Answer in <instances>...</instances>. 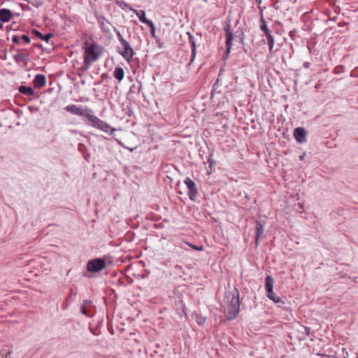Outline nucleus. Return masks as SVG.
<instances>
[{
	"label": "nucleus",
	"mask_w": 358,
	"mask_h": 358,
	"mask_svg": "<svg viewBox=\"0 0 358 358\" xmlns=\"http://www.w3.org/2000/svg\"><path fill=\"white\" fill-rule=\"evenodd\" d=\"M84 50V66L83 71H87L89 67L103 54V48L96 43H89L86 41L83 46Z\"/></svg>",
	"instance_id": "obj_1"
},
{
	"label": "nucleus",
	"mask_w": 358,
	"mask_h": 358,
	"mask_svg": "<svg viewBox=\"0 0 358 358\" xmlns=\"http://www.w3.org/2000/svg\"><path fill=\"white\" fill-rule=\"evenodd\" d=\"M87 121L88 122L89 124L93 127H95L104 132H108L110 129V127L108 123L100 120L98 117L93 115V113L89 114L87 118Z\"/></svg>",
	"instance_id": "obj_2"
},
{
	"label": "nucleus",
	"mask_w": 358,
	"mask_h": 358,
	"mask_svg": "<svg viewBox=\"0 0 358 358\" xmlns=\"http://www.w3.org/2000/svg\"><path fill=\"white\" fill-rule=\"evenodd\" d=\"M64 109L73 115L83 116L86 120L90 113H93V110L90 108H87V107L83 108L81 106H78L74 104L68 105Z\"/></svg>",
	"instance_id": "obj_3"
},
{
	"label": "nucleus",
	"mask_w": 358,
	"mask_h": 358,
	"mask_svg": "<svg viewBox=\"0 0 358 358\" xmlns=\"http://www.w3.org/2000/svg\"><path fill=\"white\" fill-rule=\"evenodd\" d=\"M106 262L101 258L90 260L87 264V270L91 273H97L105 268Z\"/></svg>",
	"instance_id": "obj_4"
},
{
	"label": "nucleus",
	"mask_w": 358,
	"mask_h": 358,
	"mask_svg": "<svg viewBox=\"0 0 358 358\" xmlns=\"http://www.w3.org/2000/svg\"><path fill=\"white\" fill-rule=\"evenodd\" d=\"M184 183L186 185L188 189V196L192 201H195V198L198 194L197 187L196 183L189 178H186L184 180Z\"/></svg>",
	"instance_id": "obj_5"
},
{
	"label": "nucleus",
	"mask_w": 358,
	"mask_h": 358,
	"mask_svg": "<svg viewBox=\"0 0 358 358\" xmlns=\"http://www.w3.org/2000/svg\"><path fill=\"white\" fill-rule=\"evenodd\" d=\"M122 45V50H120L118 52L127 61H130L134 55L133 48L131 47L128 41H125L121 44Z\"/></svg>",
	"instance_id": "obj_6"
},
{
	"label": "nucleus",
	"mask_w": 358,
	"mask_h": 358,
	"mask_svg": "<svg viewBox=\"0 0 358 358\" xmlns=\"http://www.w3.org/2000/svg\"><path fill=\"white\" fill-rule=\"evenodd\" d=\"M97 22L99 25V27L103 33L105 34H108L110 33V22L106 19L105 17L99 16L97 17Z\"/></svg>",
	"instance_id": "obj_7"
},
{
	"label": "nucleus",
	"mask_w": 358,
	"mask_h": 358,
	"mask_svg": "<svg viewBox=\"0 0 358 358\" xmlns=\"http://www.w3.org/2000/svg\"><path fill=\"white\" fill-rule=\"evenodd\" d=\"M225 36H226V48H227V53L230 52L232 45V41L234 40V34L230 29V24H228L224 27Z\"/></svg>",
	"instance_id": "obj_8"
},
{
	"label": "nucleus",
	"mask_w": 358,
	"mask_h": 358,
	"mask_svg": "<svg viewBox=\"0 0 358 358\" xmlns=\"http://www.w3.org/2000/svg\"><path fill=\"white\" fill-rule=\"evenodd\" d=\"M187 35L189 36V43L191 45V59L189 62L188 63V66H191V64L193 63L196 55V42L194 37L189 32H187Z\"/></svg>",
	"instance_id": "obj_9"
},
{
	"label": "nucleus",
	"mask_w": 358,
	"mask_h": 358,
	"mask_svg": "<svg viewBox=\"0 0 358 358\" xmlns=\"http://www.w3.org/2000/svg\"><path fill=\"white\" fill-rule=\"evenodd\" d=\"M26 50H17V53L13 55V59L15 62L17 64L20 63H27L28 60V55L24 54L23 52H25Z\"/></svg>",
	"instance_id": "obj_10"
},
{
	"label": "nucleus",
	"mask_w": 358,
	"mask_h": 358,
	"mask_svg": "<svg viewBox=\"0 0 358 358\" xmlns=\"http://www.w3.org/2000/svg\"><path fill=\"white\" fill-rule=\"evenodd\" d=\"M294 136L299 143H303L306 141V132L304 128L297 127L294 130Z\"/></svg>",
	"instance_id": "obj_11"
},
{
	"label": "nucleus",
	"mask_w": 358,
	"mask_h": 358,
	"mask_svg": "<svg viewBox=\"0 0 358 358\" xmlns=\"http://www.w3.org/2000/svg\"><path fill=\"white\" fill-rule=\"evenodd\" d=\"M229 313L233 315V317H236L239 312V299L238 298H233L231 304L228 308Z\"/></svg>",
	"instance_id": "obj_12"
},
{
	"label": "nucleus",
	"mask_w": 358,
	"mask_h": 358,
	"mask_svg": "<svg viewBox=\"0 0 358 358\" xmlns=\"http://www.w3.org/2000/svg\"><path fill=\"white\" fill-rule=\"evenodd\" d=\"M33 83L36 88L40 89L45 85L46 78L43 74H37L33 80Z\"/></svg>",
	"instance_id": "obj_13"
},
{
	"label": "nucleus",
	"mask_w": 358,
	"mask_h": 358,
	"mask_svg": "<svg viewBox=\"0 0 358 358\" xmlns=\"http://www.w3.org/2000/svg\"><path fill=\"white\" fill-rule=\"evenodd\" d=\"M12 16L11 11L8 8L0 9V20L3 22H8Z\"/></svg>",
	"instance_id": "obj_14"
},
{
	"label": "nucleus",
	"mask_w": 358,
	"mask_h": 358,
	"mask_svg": "<svg viewBox=\"0 0 358 358\" xmlns=\"http://www.w3.org/2000/svg\"><path fill=\"white\" fill-rule=\"evenodd\" d=\"M274 280L271 275H266L265 279L266 292H271L273 289Z\"/></svg>",
	"instance_id": "obj_15"
},
{
	"label": "nucleus",
	"mask_w": 358,
	"mask_h": 358,
	"mask_svg": "<svg viewBox=\"0 0 358 358\" xmlns=\"http://www.w3.org/2000/svg\"><path fill=\"white\" fill-rule=\"evenodd\" d=\"M264 34V35H265V36L266 38V40H267V43H268V45L269 51L271 53L273 52V46H274V38L272 36L271 31H268L265 32Z\"/></svg>",
	"instance_id": "obj_16"
},
{
	"label": "nucleus",
	"mask_w": 358,
	"mask_h": 358,
	"mask_svg": "<svg viewBox=\"0 0 358 358\" xmlns=\"http://www.w3.org/2000/svg\"><path fill=\"white\" fill-rule=\"evenodd\" d=\"M264 231L263 225L260 222L257 223L256 227V243L259 244V240L262 237Z\"/></svg>",
	"instance_id": "obj_17"
},
{
	"label": "nucleus",
	"mask_w": 358,
	"mask_h": 358,
	"mask_svg": "<svg viewBox=\"0 0 358 358\" xmlns=\"http://www.w3.org/2000/svg\"><path fill=\"white\" fill-rule=\"evenodd\" d=\"M19 92L24 95L34 96V91L31 87L22 85L18 89Z\"/></svg>",
	"instance_id": "obj_18"
},
{
	"label": "nucleus",
	"mask_w": 358,
	"mask_h": 358,
	"mask_svg": "<svg viewBox=\"0 0 358 358\" xmlns=\"http://www.w3.org/2000/svg\"><path fill=\"white\" fill-rule=\"evenodd\" d=\"M124 76V69L119 66L116 67L113 72V76L119 81H121Z\"/></svg>",
	"instance_id": "obj_19"
},
{
	"label": "nucleus",
	"mask_w": 358,
	"mask_h": 358,
	"mask_svg": "<svg viewBox=\"0 0 358 358\" xmlns=\"http://www.w3.org/2000/svg\"><path fill=\"white\" fill-rule=\"evenodd\" d=\"M33 32L36 37L46 42H48V41L53 36L52 34L49 33L48 34L43 35L42 33L37 30H34Z\"/></svg>",
	"instance_id": "obj_20"
},
{
	"label": "nucleus",
	"mask_w": 358,
	"mask_h": 358,
	"mask_svg": "<svg viewBox=\"0 0 358 358\" xmlns=\"http://www.w3.org/2000/svg\"><path fill=\"white\" fill-rule=\"evenodd\" d=\"M136 15L141 22L146 24L148 25L149 24H151L152 21L146 18L145 13L144 10H138V12H136Z\"/></svg>",
	"instance_id": "obj_21"
},
{
	"label": "nucleus",
	"mask_w": 358,
	"mask_h": 358,
	"mask_svg": "<svg viewBox=\"0 0 358 358\" xmlns=\"http://www.w3.org/2000/svg\"><path fill=\"white\" fill-rule=\"evenodd\" d=\"M260 29L264 32H267L269 30V29L268 28L266 24V21L264 19L263 17V15L262 14V17H261V25H260Z\"/></svg>",
	"instance_id": "obj_22"
},
{
	"label": "nucleus",
	"mask_w": 358,
	"mask_h": 358,
	"mask_svg": "<svg viewBox=\"0 0 358 358\" xmlns=\"http://www.w3.org/2000/svg\"><path fill=\"white\" fill-rule=\"evenodd\" d=\"M80 312L82 314L87 316L91 317L93 314L87 309V307L81 306L80 308Z\"/></svg>",
	"instance_id": "obj_23"
},
{
	"label": "nucleus",
	"mask_w": 358,
	"mask_h": 358,
	"mask_svg": "<svg viewBox=\"0 0 358 358\" xmlns=\"http://www.w3.org/2000/svg\"><path fill=\"white\" fill-rule=\"evenodd\" d=\"M114 29V31L117 34V37L118 38V41H120V43L122 44L124 42L127 41L122 36V34H120V32L116 29V27H113Z\"/></svg>",
	"instance_id": "obj_24"
},
{
	"label": "nucleus",
	"mask_w": 358,
	"mask_h": 358,
	"mask_svg": "<svg viewBox=\"0 0 358 358\" xmlns=\"http://www.w3.org/2000/svg\"><path fill=\"white\" fill-rule=\"evenodd\" d=\"M196 321L199 325H202L206 322V318L203 317L202 315H196Z\"/></svg>",
	"instance_id": "obj_25"
},
{
	"label": "nucleus",
	"mask_w": 358,
	"mask_h": 358,
	"mask_svg": "<svg viewBox=\"0 0 358 358\" xmlns=\"http://www.w3.org/2000/svg\"><path fill=\"white\" fill-rule=\"evenodd\" d=\"M148 26L150 27L151 29V34H152V36L153 38H155L156 36H155V24L154 23L152 22L151 24H149Z\"/></svg>",
	"instance_id": "obj_26"
},
{
	"label": "nucleus",
	"mask_w": 358,
	"mask_h": 358,
	"mask_svg": "<svg viewBox=\"0 0 358 358\" xmlns=\"http://www.w3.org/2000/svg\"><path fill=\"white\" fill-rule=\"evenodd\" d=\"M20 39H22L27 44H29L31 41L29 36L26 34H23L21 36Z\"/></svg>",
	"instance_id": "obj_27"
},
{
	"label": "nucleus",
	"mask_w": 358,
	"mask_h": 358,
	"mask_svg": "<svg viewBox=\"0 0 358 358\" xmlns=\"http://www.w3.org/2000/svg\"><path fill=\"white\" fill-rule=\"evenodd\" d=\"M275 303L277 304L278 307L283 308V305L285 304V301L282 298H281L280 299H278L277 302H275Z\"/></svg>",
	"instance_id": "obj_28"
},
{
	"label": "nucleus",
	"mask_w": 358,
	"mask_h": 358,
	"mask_svg": "<svg viewBox=\"0 0 358 358\" xmlns=\"http://www.w3.org/2000/svg\"><path fill=\"white\" fill-rule=\"evenodd\" d=\"M266 296L269 299L273 301V299L275 297L276 294L272 290L271 292H266Z\"/></svg>",
	"instance_id": "obj_29"
},
{
	"label": "nucleus",
	"mask_w": 358,
	"mask_h": 358,
	"mask_svg": "<svg viewBox=\"0 0 358 358\" xmlns=\"http://www.w3.org/2000/svg\"><path fill=\"white\" fill-rule=\"evenodd\" d=\"M20 40H21V39H20V37H19V36H17V35H14V36H13V37H12V41H13V43H15L19 44V43H20Z\"/></svg>",
	"instance_id": "obj_30"
},
{
	"label": "nucleus",
	"mask_w": 358,
	"mask_h": 358,
	"mask_svg": "<svg viewBox=\"0 0 358 358\" xmlns=\"http://www.w3.org/2000/svg\"><path fill=\"white\" fill-rule=\"evenodd\" d=\"M192 248H194V250H199V251H201L203 250V247L202 246H197V245H189Z\"/></svg>",
	"instance_id": "obj_31"
},
{
	"label": "nucleus",
	"mask_w": 358,
	"mask_h": 358,
	"mask_svg": "<svg viewBox=\"0 0 358 358\" xmlns=\"http://www.w3.org/2000/svg\"><path fill=\"white\" fill-rule=\"evenodd\" d=\"M90 303H91V301H89V300H85V301H83V305H82V306L87 307V306Z\"/></svg>",
	"instance_id": "obj_32"
},
{
	"label": "nucleus",
	"mask_w": 358,
	"mask_h": 358,
	"mask_svg": "<svg viewBox=\"0 0 358 358\" xmlns=\"http://www.w3.org/2000/svg\"><path fill=\"white\" fill-rule=\"evenodd\" d=\"M236 34H238V35L241 36H243V31L242 29H240V30H237L236 31Z\"/></svg>",
	"instance_id": "obj_33"
},
{
	"label": "nucleus",
	"mask_w": 358,
	"mask_h": 358,
	"mask_svg": "<svg viewBox=\"0 0 358 358\" xmlns=\"http://www.w3.org/2000/svg\"><path fill=\"white\" fill-rule=\"evenodd\" d=\"M310 65V64L309 62H305V63L303 64V66H304L306 69L309 68Z\"/></svg>",
	"instance_id": "obj_34"
},
{
	"label": "nucleus",
	"mask_w": 358,
	"mask_h": 358,
	"mask_svg": "<svg viewBox=\"0 0 358 358\" xmlns=\"http://www.w3.org/2000/svg\"><path fill=\"white\" fill-rule=\"evenodd\" d=\"M281 299V297H280V296H277V295H276V296H275V297L273 299V301L274 303H275V302H277V300H278V299Z\"/></svg>",
	"instance_id": "obj_35"
},
{
	"label": "nucleus",
	"mask_w": 358,
	"mask_h": 358,
	"mask_svg": "<svg viewBox=\"0 0 358 358\" xmlns=\"http://www.w3.org/2000/svg\"><path fill=\"white\" fill-rule=\"evenodd\" d=\"M11 351H8L7 353L5 354V358H8V356L10 355Z\"/></svg>",
	"instance_id": "obj_36"
},
{
	"label": "nucleus",
	"mask_w": 358,
	"mask_h": 358,
	"mask_svg": "<svg viewBox=\"0 0 358 358\" xmlns=\"http://www.w3.org/2000/svg\"><path fill=\"white\" fill-rule=\"evenodd\" d=\"M305 157V153H303L301 155L299 156V159L301 160H303Z\"/></svg>",
	"instance_id": "obj_37"
},
{
	"label": "nucleus",
	"mask_w": 358,
	"mask_h": 358,
	"mask_svg": "<svg viewBox=\"0 0 358 358\" xmlns=\"http://www.w3.org/2000/svg\"><path fill=\"white\" fill-rule=\"evenodd\" d=\"M3 27V24L1 22H0V29H2Z\"/></svg>",
	"instance_id": "obj_38"
},
{
	"label": "nucleus",
	"mask_w": 358,
	"mask_h": 358,
	"mask_svg": "<svg viewBox=\"0 0 358 358\" xmlns=\"http://www.w3.org/2000/svg\"><path fill=\"white\" fill-rule=\"evenodd\" d=\"M10 49H11V50H15V48H14L13 46H11V47H10Z\"/></svg>",
	"instance_id": "obj_39"
},
{
	"label": "nucleus",
	"mask_w": 358,
	"mask_h": 358,
	"mask_svg": "<svg viewBox=\"0 0 358 358\" xmlns=\"http://www.w3.org/2000/svg\"><path fill=\"white\" fill-rule=\"evenodd\" d=\"M238 296H239V294H237V297H236V298H238Z\"/></svg>",
	"instance_id": "obj_40"
}]
</instances>
